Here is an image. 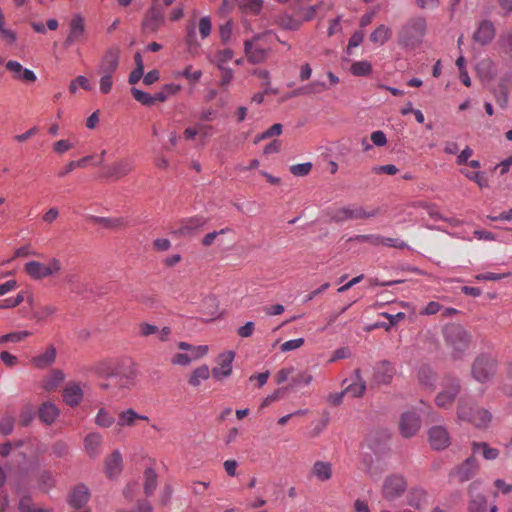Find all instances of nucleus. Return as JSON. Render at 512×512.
I'll list each match as a JSON object with an SVG mask.
<instances>
[{"mask_svg": "<svg viewBox=\"0 0 512 512\" xmlns=\"http://www.w3.org/2000/svg\"><path fill=\"white\" fill-rule=\"evenodd\" d=\"M427 33V21L422 16L407 20L398 32V42L408 49H415L421 45Z\"/></svg>", "mask_w": 512, "mask_h": 512, "instance_id": "obj_1", "label": "nucleus"}, {"mask_svg": "<svg viewBox=\"0 0 512 512\" xmlns=\"http://www.w3.org/2000/svg\"><path fill=\"white\" fill-rule=\"evenodd\" d=\"M443 336L455 359L460 358L469 347L471 337L461 325H446L443 329Z\"/></svg>", "mask_w": 512, "mask_h": 512, "instance_id": "obj_2", "label": "nucleus"}, {"mask_svg": "<svg viewBox=\"0 0 512 512\" xmlns=\"http://www.w3.org/2000/svg\"><path fill=\"white\" fill-rule=\"evenodd\" d=\"M24 271L33 280H42L58 276L62 271V263L56 257L49 258L47 262L32 260L25 263Z\"/></svg>", "mask_w": 512, "mask_h": 512, "instance_id": "obj_3", "label": "nucleus"}, {"mask_svg": "<svg viewBox=\"0 0 512 512\" xmlns=\"http://www.w3.org/2000/svg\"><path fill=\"white\" fill-rule=\"evenodd\" d=\"M379 208L365 209L361 205L351 204L348 206L332 209L329 212L330 219L337 223L349 220H362L374 218L379 214Z\"/></svg>", "mask_w": 512, "mask_h": 512, "instance_id": "obj_4", "label": "nucleus"}, {"mask_svg": "<svg viewBox=\"0 0 512 512\" xmlns=\"http://www.w3.org/2000/svg\"><path fill=\"white\" fill-rule=\"evenodd\" d=\"M457 414L460 420L470 422L478 428L488 427L492 419L488 410L479 408L464 400H460Z\"/></svg>", "mask_w": 512, "mask_h": 512, "instance_id": "obj_5", "label": "nucleus"}, {"mask_svg": "<svg viewBox=\"0 0 512 512\" xmlns=\"http://www.w3.org/2000/svg\"><path fill=\"white\" fill-rule=\"evenodd\" d=\"M407 480L401 474H390L385 477L381 487L382 497L393 502L399 499L407 490Z\"/></svg>", "mask_w": 512, "mask_h": 512, "instance_id": "obj_6", "label": "nucleus"}, {"mask_svg": "<svg viewBox=\"0 0 512 512\" xmlns=\"http://www.w3.org/2000/svg\"><path fill=\"white\" fill-rule=\"evenodd\" d=\"M137 370L135 365L132 363L130 367L123 371L109 372L108 377L112 379L111 384L120 393L125 394L136 386L137 383ZM104 388H108V385H104Z\"/></svg>", "mask_w": 512, "mask_h": 512, "instance_id": "obj_7", "label": "nucleus"}, {"mask_svg": "<svg viewBox=\"0 0 512 512\" xmlns=\"http://www.w3.org/2000/svg\"><path fill=\"white\" fill-rule=\"evenodd\" d=\"M460 392L459 381L452 377H447L441 384V390L435 397V404L442 409L450 408Z\"/></svg>", "mask_w": 512, "mask_h": 512, "instance_id": "obj_8", "label": "nucleus"}, {"mask_svg": "<svg viewBox=\"0 0 512 512\" xmlns=\"http://www.w3.org/2000/svg\"><path fill=\"white\" fill-rule=\"evenodd\" d=\"M261 35H255L252 39L244 42V53L247 60L252 64H260L266 61L270 48L260 43Z\"/></svg>", "mask_w": 512, "mask_h": 512, "instance_id": "obj_9", "label": "nucleus"}, {"mask_svg": "<svg viewBox=\"0 0 512 512\" xmlns=\"http://www.w3.org/2000/svg\"><path fill=\"white\" fill-rule=\"evenodd\" d=\"M497 361L489 355L479 356L473 364L472 375L478 382L490 380L496 371Z\"/></svg>", "mask_w": 512, "mask_h": 512, "instance_id": "obj_10", "label": "nucleus"}, {"mask_svg": "<svg viewBox=\"0 0 512 512\" xmlns=\"http://www.w3.org/2000/svg\"><path fill=\"white\" fill-rule=\"evenodd\" d=\"M480 464L474 455L468 457L461 464L457 465L451 472L450 477H456L459 482L464 483L472 479L479 471Z\"/></svg>", "mask_w": 512, "mask_h": 512, "instance_id": "obj_11", "label": "nucleus"}, {"mask_svg": "<svg viewBox=\"0 0 512 512\" xmlns=\"http://www.w3.org/2000/svg\"><path fill=\"white\" fill-rule=\"evenodd\" d=\"M120 48L118 46H111L106 49L99 65L97 67L98 73L114 74L119 66Z\"/></svg>", "mask_w": 512, "mask_h": 512, "instance_id": "obj_12", "label": "nucleus"}, {"mask_svg": "<svg viewBox=\"0 0 512 512\" xmlns=\"http://www.w3.org/2000/svg\"><path fill=\"white\" fill-rule=\"evenodd\" d=\"M428 441L435 450H444L451 443L450 434L445 426L435 425L428 430Z\"/></svg>", "mask_w": 512, "mask_h": 512, "instance_id": "obj_13", "label": "nucleus"}, {"mask_svg": "<svg viewBox=\"0 0 512 512\" xmlns=\"http://www.w3.org/2000/svg\"><path fill=\"white\" fill-rule=\"evenodd\" d=\"M234 358L235 353L233 351H226L219 355L217 359V366L211 370L214 379L222 381L231 375Z\"/></svg>", "mask_w": 512, "mask_h": 512, "instance_id": "obj_14", "label": "nucleus"}, {"mask_svg": "<svg viewBox=\"0 0 512 512\" xmlns=\"http://www.w3.org/2000/svg\"><path fill=\"white\" fill-rule=\"evenodd\" d=\"M165 21L164 12L153 6L147 11L142 21V29L145 33H155L165 24Z\"/></svg>", "mask_w": 512, "mask_h": 512, "instance_id": "obj_15", "label": "nucleus"}, {"mask_svg": "<svg viewBox=\"0 0 512 512\" xmlns=\"http://www.w3.org/2000/svg\"><path fill=\"white\" fill-rule=\"evenodd\" d=\"M207 219L203 216H194L181 221L179 227L173 231L181 237H191L204 227Z\"/></svg>", "mask_w": 512, "mask_h": 512, "instance_id": "obj_16", "label": "nucleus"}, {"mask_svg": "<svg viewBox=\"0 0 512 512\" xmlns=\"http://www.w3.org/2000/svg\"><path fill=\"white\" fill-rule=\"evenodd\" d=\"M135 167L131 157L121 158L106 167V175L114 179H120L130 174Z\"/></svg>", "mask_w": 512, "mask_h": 512, "instance_id": "obj_17", "label": "nucleus"}, {"mask_svg": "<svg viewBox=\"0 0 512 512\" xmlns=\"http://www.w3.org/2000/svg\"><path fill=\"white\" fill-rule=\"evenodd\" d=\"M85 34L84 18L77 14L74 15L69 24V34L64 42L65 47H69L77 41H80Z\"/></svg>", "mask_w": 512, "mask_h": 512, "instance_id": "obj_18", "label": "nucleus"}, {"mask_svg": "<svg viewBox=\"0 0 512 512\" xmlns=\"http://www.w3.org/2000/svg\"><path fill=\"white\" fill-rule=\"evenodd\" d=\"M395 367L389 361H380L374 367V381L377 384H389L391 383L395 375Z\"/></svg>", "mask_w": 512, "mask_h": 512, "instance_id": "obj_19", "label": "nucleus"}, {"mask_svg": "<svg viewBox=\"0 0 512 512\" xmlns=\"http://www.w3.org/2000/svg\"><path fill=\"white\" fill-rule=\"evenodd\" d=\"M420 417L414 412H406L401 417L400 431L401 434L408 438L412 437L420 429Z\"/></svg>", "mask_w": 512, "mask_h": 512, "instance_id": "obj_20", "label": "nucleus"}, {"mask_svg": "<svg viewBox=\"0 0 512 512\" xmlns=\"http://www.w3.org/2000/svg\"><path fill=\"white\" fill-rule=\"evenodd\" d=\"M57 350L54 345H49L44 352L33 356L30 360L31 364L37 369H47L56 361Z\"/></svg>", "mask_w": 512, "mask_h": 512, "instance_id": "obj_21", "label": "nucleus"}, {"mask_svg": "<svg viewBox=\"0 0 512 512\" xmlns=\"http://www.w3.org/2000/svg\"><path fill=\"white\" fill-rule=\"evenodd\" d=\"M139 335L142 337H148L150 335H157V338L161 342H167L171 336V329L168 326L163 328H159L158 326L150 323H140L139 326Z\"/></svg>", "mask_w": 512, "mask_h": 512, "instance_id": "obj_22", "label": "nucleus"}, {"mask_svg": "<svg viewBox=\"0 0 512 512\" xmlns=\"http://www.w3.org/2000/svg\"><path fill=\"white\" fill-rule=\"evenodd\" d=\"M84 397L83 389L78 382H69L63 391V399L65 403L71 407H75L81 403Z\"/></svg>", "mask_w": 512, "mask_h": 512, "instance_id": "obj_23", "label": "nucleus"}, {"mask_svg": "<svg viewBox=\"0 0 512 512\" xmlns=\"http://www.w3.org/2000/svg\"><path fill=\"white\" fill-rule=\"evenodd\" d=\"M84 449L87 455L95 459L101 453V448L103 444V437L98 432H90L84 438Z\"/></svg>", "mask_w": 512, "mask_h": 512, "instance_id": "obj_24", "label": "nucleus"}, {"mask_svg": "<svg viewBox=\"0 0 512 512\" xmlns=\"http://www.w3.org/2000/svg\"><path fill=\"white\" fill-rule=\"evenodd\" d=\"M6 69L13 74V77L17 80H22L25 82H35L37 79L34 71L24 68L21 63L15 60H9L6 63Z\"/></svg>", "mask_w": 512, "mask_h": 512, "instance_id": "obj_25", "label": "nucleus"}, {"mask_svg": "<svg viewBox=\"0 0 512 512\" xmlns=\"http://www.w3.org/2000/svg\"><path fill=\"white\" fill-rule=\"evenodd\" d=\"M495 36V28L491 21L483 20L473 35L474 41L481 45H487Z\"/></svg>", "mask_w": 512, "mask_h": 512, "instance_id": "obj_26", "label": "nucleus"}, {"mask_svg": "<svg viewBox=\"0 0 512 512\" xmlns=\"http://www.w3.org/2000/svg\"><path fill=\"white\" fill-rule=\"evenodd\" d=\"M123 468L122 455L118 450L113 451L105 461V472L109 478L118 477Z\"/></svg>", "mask_w": 512, "mask_h": 512, "instance_id": "obj_27", "label": "nucleus"}, {"mask_svg": "<svg viewBox=\"0 0 512 512\" xmlns=\"http://www.w3.org/2000/svg\"><path fill=\"white\" fill-rule=\"evenodd\" d=\"M311 476L321 482L329 481L333 476V466L329 461H315L311 468Z\"/></svg>", "mask_w": 512, "mask_h": 512, "instance_id": "obj_28", "label": "nucleus"}, {"mask_svg": "<svg viewBox=\"0 0 512 512\" xmlns=\"http://www.w3.org/2000/svg\"><path fill=\"white\" fill-rule=\"evenodd\" d=\"M64 380V372L60 369H53L43 378L41 388L47 392L55 391Z\"/></svg>", "mask_w": 512, "mask_h": 512, "instance_id": "obj_29", "label": "nucleus"}, {"mask_svg": "<svg viewBox=\"0 0 512 512\" xmlns=\"http://www.w3.org/2000/svg\"><path fill=\"white\" fill-rule=\"evenodd\" d=\"M473 455L480 454L485 460L492 461L499 457L500 451L491 447L487 442L474 441L471 444Z\"/></svg>", "mask_w": 512, "mask_h": 512, "instance_id": "obj_30", "label": "nucleus"}, {"mask_svg": "<svg viewBox=\"0 0 512 512\" xmlns=\"http://www.w3.org/2000/svg\"><path fill=\"white\" fill-rule=\"evenodd\" d=\"M365 391L366 382L361 376V371L356 369L354 372V381L345 388V392L351 397H362Z\"/></svg>", "mask_w": 512, "mask_h": 512, "instance_id": "obj_31", "label": "nucleus"}, {"mask_svg": "<svg viewBox=\"0 0 512 512\" xmlns=\"http://www.w3.org/2000/svg\"><path fill=\"white\" fill-rule=\"evenodd\" d=\"M89 497L90 493L88 488L84 485H79L72 491L69 503L74 508H81L88 502Z\"/></svg>", "mask_w": 512, "mask_h": 512, "instance_id": "obj_32", "label": "nucleus"}, {"mask_svg": "<svg viewBox=\"0 0 512 512\" xmlns=\"http://www.w3.org/2000/svg\"><path fill=\"white\" fill-rule=\"evenodd\" d=\"M59 416L58 407L52 402H45L39 408V418L46 424L53 423Z\"/></svg>", "mask_w": 512, "mask_h": 512, "instance_id": "obj_33", "label": "nucleus"}, {"mask_svg": "<svg viewBox=\"0 0 512 512\" xmlns=\"http://www.w3.org/2000/svg\"><path fill=\"white\" fill-rule=\"evenodd\" d=\"M391 36V28L384 24H381L371 32L369 39L372 43L382 46L390 40Z\"/></svg>", "mask_w": 512, "mask_h": 512, "instance_id": "obj_34", "label": "nucleus"}, {"mask_svg": "<svg viewBox=\"0 0 512 512\" xmlns=\"http://www.w3.org/2000/svg\"><path fill=\"white\" fill-rule=\"evenodd\" d=\"M137 420L138 413L133 408H127L118 414L117 426L119 428L132 427Z\"/></svg>", "mask_w": 512, "mask_h": 512, "instance_id": "obj_35", "label": "nucleus"}, {"mask_svg": "<svg viewBox=\"0 0 512 512\" xmlns=\"http://www.w3.org/2000/svg\"><path fill=\"white\" fill-rule=\"evenodd\" d=\"M94 422L100 428H110L115 423V417L106 408L101 407L95 415Z\"/></svg>", "mask_w": 512, "mask_h": 512, "instance_id": "obj_36", "label": "nucleus"}, {"mask_svg": "<svg viewBox=\"0 0 512 512\" xmlns=\"http://www.w3.org/2000/svg\"><path fill=\"white\" fill-rule=\"evenodd\" d=\"M210 374H212V372L209 367L207 365H201L193 370L188 382L193 387H198L202 381L210 377Z\"/></svg>", "mask_w": 512, "mask_h": 512, "instance_id": "obj_37", "label": "nucleus"}, {"mask_svg": "<svg viewBox=\"0 0 512 512\" xmlns=\"http://www.w3.org/2000/svg\"><path fill=\"white\" fill-rule=\"evenodd\" d=\"M158 476L155 470L151 467L146 468L144 471V491L147 496L154 493L157 487Z\"/></svg>", "mask_w": 512, "mask_h": 512, "instance_id": "obj_38", "label": "nucleus"}, {"mask_svg": "<svg viewBox=\"0 0 512 512\" xmlns=\"http://www.w3.org/2000/svg\"><path fill=\"white\" fill-rule=\"evenodd\" d=\"M95 221L103 227L111 229L122 228L128 224L123 217H95Z\"/></svg>", "mask_w": 512, "mask_h": 512, "instance_id": "obj_39", "label": "nucleus"}, {"mask_svg": "<svg viewBox=\"0 0 512 512\" xmlns=\"http://www.w3.org/2000/svg\"><path fill=\"white\" fill-rule=\"evenodd\" d=\"M487 498L483 494L471 495L468 503V512H486Z\"/></svg>", "mask_w": 512, "mask_h": 512, "instance_id": "obj_40", "label": "nucleus"}, {"mask_svg": "<svg viewBox=\"0 0 512 512\" xmlns=\"http://www.w3.org/2000/svg\"><path fill=\"white\" fill-rule=\"evenodd\" d=\"M234 56V52L230 48L218 50L215 53L213 63L218 67V69L227 68L225 66Z\"/></svg>", "mask_w": 512, "mask_h": 512, "instance_id": "obj_41", "label": "nucleus"}, {"mask_svg": "<svg viewBox=\"0 0 512 512\" xmlns=\"http://www.w3.org/2000/svg\"><path fill=\"white\" fill-rule=\"evenodd\" d=\"M239 7L247 14H258L263 7V0H241Z\"/></svg>", "mask_w": 512, "mask_h": 512, "instance_id": "obj_42", "label": "nucleus"}, {"mask_svg": "<svg viewBox=\"0 0 512 512\" xmlns=\"http://www.w3.org/2000/svg\"><path fill=\"white\" fill-rule=\"evenodd\" d=\"M178 347L183 351H188L194 358H201L208 352V346L206 345L193 346L187 342H179Z\"/></svg>", "mask_w": 512, "mask_h": 512, "instance_id": "obj_43", "label": "nucleus"}, {"mask_svg": "<svg viewBox=\"0 0 512 512\" xmlns=\"http://www.w3.org/2000/svg\"><path fill=\"white\" fill-rule=\"evenodd\" d=\"M476 70L478 75L483 80H489L495 74L493 63L488 59L482 60L480 63H478Z\"/></svg>", "mask_w": 512, "mask_h": 512, "instance_id": "obj_44", "label": "nucleus"}, {"mask_svg": "<svg viewBox=\"0 0 512 512\" xmlns=\"http://www.w3.org/2000/svg\"><path fill=\"white\" fill-rule=\"evenodd\" d=\"M175 77H184L190 83H197L202 77V71L200 69L193 70V67L188 65L183 71L176 72Z\"/></svg>", "mask_w": 512, "mask_h": 512, "instance_id": "obj_45", "label": "nucleus"}, {"mask_svg": "<svg viewBox=\"0 0 512 512\" xmlns=\"http://www.w3.org/2000/svg\"><path fill=\"white\" fill-rule=\"evenodd\" d=\"M328 89V86L325 82L322 81H313L308 85H305L300 88V91L304 93L305 95H311V94H319Z\"/></svg>", "mask_w": 512, "mask_h": 512, "instance_id": "obj_46", "label": "nucleus"}, {"mask_svg": "<svg viewBox=\"0 0 512 512\" xmlns=\"http://www.w3.org/2000/svg\"><path fill=\"white\" fill-rule=\"evenodd\" d=\"M379 234H359L349 237L347 242L369 243L372 246H379Z\"/></svg>", "mask_w": 512, "mask_h": 512, "instance_id": "obj_47", "label": "nucleus"}, {"mask_svg": "<svg viewBox=\"0 0 512 512\" xmlns=\"http://www.w3.org/2000/svg\"><path fill=\"white\" fill-rule=\"evenodd\" d=\"M371 70V63L366 60L354 62L350 68L351 73L355 76H366L370 74Z\"/></svg>", "mask_w": 512, "mask_h": 512, "instance_id": "obj_48", "label": "nucleus"}, {"mask_svg": "<svg viewBox=\"0 0 512 512\" xmlns=\"http://www.w3.org/2000/svg\"><path fill=\"white\" fill-rule=\"evenodd\" d=\"M417 377L424 386H432L435 381L434 372L427 366H423L418 370Z\"/></svg>", "mask_w": 512, "mask_h": 512, "instance_id": "obj_49", "label": "nucleus"}, {"mask_svg": "<svg viewBox=\"0 0 512 512\" xmlns=\"http://www.w3.org/2000/svg\"><path fill=\"white\" fill-rule=\"evenodd\" d=\"M29 331H16L0 336V344L7 342L17 343L30 336Z\"/></svg>", "mask_w": 512, "mask_h": 512, "instance_id": "obj_50", "label": "nucleus"}, {"mask_svg": "<svg viewBox=\"0 0 512 512\" xmlns=\"http://www.w3.org/2000/svg\"><path fill=\"white\" fill-rule=\"evenodd\" d=\"M131 93L135 100L141 103L142 105L150 106L155 103V98H152V95L138 88H132Z\"/></svg>", "mask_w": 512, "mask_h": 512, "instance_id": "obj_51", "label": "nucleus"}, {"mask_svg": "<svg viewBox=\"0 0 512 512\" xmlns=\"http://www.w3.org/2000/svg\"><path fill=\"white\" fill-rule=\"evenodd\" d=\"M78 87H82L86 91H90L92 89L88 79L83 75L77 76L74 80L70 82L69 91L72 94H75L78 90Z\"/></svg>", "mask_w": 512, "mask_h": 512, "instance_id": "obj_52", "label": "nucleus"}, {"mask_svg": "<svg viewBox=\"0 0 512 512\" xmlns=\"http://www.w3.org/2000/svg\"><path fill=\"white\" fill-rule=\"evenodd\" d=\"M379 246L393 247L398 249L408 248L407 243L398 238L385 237L381 235L379 236Z\"/></svg>", "mask_w": 512, "mask_h": 512, "instance_id": "obj_53", "label": "nucleus"}, {"mask_svg": "<svg viewBox=\"0 0 512 512\" xmlns=\"http://www.w3.org/2000/svg\"><path fill=\"white\" fill-rule=\"evenodd\" d=\"M101 75L99 80V90L102 94H108L113 87V74L99 73Z\"/></svg>", "mask_w": 512, "mask_h": 512, "instance_id": "obj_54", "label": "nucleus"}, {"mask_svg": "<svg viewBox=\"0 0 512 512\" xmlns=\"http://www.w3.org/2000/svg\"><path fill=\"white\" fill-rule=\"evenodd\" d=\"M461 173L464 174L468 179L477 183L480 188L488 186L487 178L482 172H469L466 170H461Z\"/></svg>", "mask_w": 512, "mask_h": 512, "instance_id": "obj_55", "label": "nucleus"}, {"mask_svg": "<svg viewBox=\"0 0 512 512\" xmlns=\"http://www.w3.org/2000/svg\"><path fill=\"white\" fill-rule=\"evenodd\" d=\"M14 417L11 415H5L0 420V433L3 435H9L14 429Z\"/></svg>", "mask_w": 512, "mask_h": 512, "instance_id": "obj_56", "label": "nucleus"}, {"mask_svg": "<svg viewBox=\"0 0 512 512\" xmlns=\"http://www.w3.org/2000/svg\"><path fill=\"white\" fill-rule=\"evenodd\" d=\"M0 37L3 38L8 44H13L17 40V34L14 30L5 26V21L0 22Z\"/></svg>", "mask_w": 512, "mask_h": 512, "instance_id": "obj_57", "label": "nucleus"}, {"mask_svg": "<svg viewBox=\"0 0 512 512\" xmlns=\"http://www.w3.org/2000/svg\"><path fill=\"white\" fill-rule=\"evenodd\" d=\"M198 27H199V33H200L202 39L207 38L211 34V31H212V22H211L210 17H208V16L201 17L199 20Z\"/></svg>", "mask_w": 512, "mask_h": 512, "instance_id": "obj_58", "label": "nucleus"}, {"mask_svg": "<svg viewBox=\"0 0 512 512\" xmlns=\"http://www.w3.org/2000/svg\"><path fill=\"white\" fill-rule=\"evenodd\" d=\"M305 340L304 338H296V339H291V340H288L284 343L281 344L280 346V350L281 352H290V351H293V350H296L300 347L303 346Z\"/></svg>", "mask_w": 512, "mask_h": 512, "instance_id": "obj_59", "label": "nucleus"}, {"mask_svg": "<svg viewBox=\"0 0 512 512\" xmlns=\"http://www.w3.org/2000/svg\"><path fill=\"white\" fill-rule=\"evenodd\" d=\"M312 169V164L310 162H305L301 164H295L290 167V172L295 176H306Z\"/></svg>", "mask_w": 512, "mask_h": 512, "instance_id": "obj_60", "label": "nucleus"}, {"mask_svg": "<svg viewBox=\"0 0 512 512\" xmlns=\"http://www.w3.org/2000/svg\"><path fill=\"white\" fill-rule=\"evenodd\" d=\"M197 359L198 358H194L193 355L190 354L177 353L172 357L171 362L174 365L188 366L192 361Z\"/></svg>", "mask_w": 512, "mask_h": 512, "instance_id": "obj_61", "label": "nucleus"}, {"mask_svg": "<svg viewBox=\"0 0 512 512\" xmlns=\"http://www.w3.org/2000/svg\"><path fill=\"white\" fill-rule=\"evenodd\" d=\"M73 148V144L67 139H61L53 144V151L57 154H64Z\"/></svg>", "mask_w": 512, "mask_h": 512, "instance_id": "obj_62", "label": "nucleus"}, {"mask_svg": "<svg viewBox=\"0 0 512 512\" xmlns=\"http://www.w3.org/2000/svg\"><path fill=\"white\" fill-rule=\"evenodd\" d=\"M220 39L224 44L228 43L232 36V22L228 21L225 24L220 26L219 29Z\"/></svg>", "mask_w": 512, "mask_h": 512, "instance_id": "obj_63", "label": "nucleus"}, {"mask_svg": "<svg viewBox=\"0 0 512 512\" xmlns=\"http://www.w3.org/2000/svg\"><path fill=\"white\" fill-rule=\"evenodd\" d=\"M313 381V376L308 372H301L295 378L292 379V383L295 386L304 385L307 386Z\"/></svg>", "mask_w": 512, "mask_h": 512, "instance_id": "obj_64", "label": "nucleus"}]
</instances>
